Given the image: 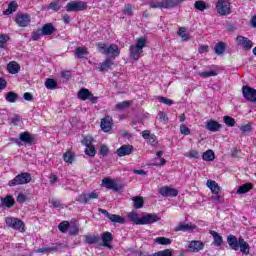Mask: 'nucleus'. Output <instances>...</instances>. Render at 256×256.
Masks as SVG:
<instances>
[{
  "mask_svg": "<svg viewBox=\"0 0 256 256\" xmlns=\"http://www.w3.org/2000/svg\"><path fill=\"white\" fill-rule=\"evenodd\" d=\"M127 217L134 225H153V223L161 221V217L157 214L144 213L139 218V215L135 211L128 213Z\"/></svg>",
  "mask_w": 256,
  "mask_h": 256,
  "instance_id": "nucleus-1",
  "label": "nucleus"
},
{
  "mask_svg": "<svg viewBox=\"0 0 256 256\" xmlns=\"http://www.w3.org/2000/svg\"><path fill=\"white\" fill-rule=\"evenodd\" d=\"M227 243L233 251H239L240 249L243 255H249L251 251V246H249V243L243 237L237 239V236L231 234L227 236Z\"/></svg>",
  "mask_w": 256,
  "mask_h": 256,
  "instance_id": "nucleus-2",
  "label": "nucleus"
},
{
  "mask_svg": "<svg viewBox=\"0 0 256 256\" xmlns=\"http://www.w3.org/2000/svg\"><path fill=\"white\" fill-rule=\"evenodd\" d=\"M147 45V38L140 37L136 41V45H130L129 51H130V58L134 61H139V58L141 55H143V48Z\"/></svg>",
  "mask_w": 256,
  "mask_h": 256,
  "instance_id": "nucleus-3",
  "label": "nucleus"
},
{
  "mask_svg": "<svg viewBox=\"0 0 256 256\" xmlns=\"http://www.w3.org/2000/svg\"><path fill=\"white\" fill-rule=\"evenodd\" d=\"M185 0H162L161 2L151 0L149 2L150 9H173L181 5Z\"/></svg>",
  "mask_w": 256,
  "mask_h": 256,
  "instance_id": "nucleus-4",
  "label": "nucleus"
},
{
  "mask_svg": "<svg viewBox=\"0 0 256 256\" xmlns=\"http://www.w3.org/2000/svg\"><path fill=\"white\" fill-rule=\"evenodd\" d=\"M31 173L29 172H21L16 175L12 180L8 182V187H17L19 185H28L31 181Z\"/></svg>",
  "mask_w": 256,
  "mask_h": 256,
  "instance_id": "nucleus-5",
  "label": "nucleus"
},
{
  "mask_svg": "<svg viewBox=\"0 0 256 256\" xmlns=\"http://www.w3.org/2000/svg\"><path fill=\"white\" fill-rule=\"evenodd\" d=\"M10 141L16 143L18 147H21V145H23L22 143H25L26 145H33V143H35V136L25 131L19 134V138H11Z\"/></svg>",
  "mask_w": 256,
  "mask_h": 256,
  "instance_id": "nucleus-6",
  "label": "nucleus"
},
{
  "mask_svg": "<svg viewBox=\"0 0 256 256\" xmlns=\"http://www.w3.org/2000/svg\"><path fill=\"white\" fill-rule=\"evenodd\" d=\"M88 5L85 1H71L66 4L67 13H79L87 11Z\"/></svg>",
  "mask_w": 256,
  "mask_h": 256,
  "instance_id": "nucleus-7",
  "label": "nucleus"
},
{
  "mask_svg": "<svg viewBox=\"0 0 256 256\" xmlns=\"http://www.w3.org/2000/svg\"><path fill=\"white\" fill-rule=\"evenodd\" d=\"M5 223L7 227H11V229H15V231L25 233V223L23 220L14 217H6Z\"/></svg>",
  "mask_w": 256,
  "mask_h": 256,
  "instance_id": "nucleus-8",
  "label": "nucleus"
},
{
  "mask_svg": "<svg viewBox=\"0 0 256 256\" xmlns=\"http://www.w3.org/2000/svg\"><path fill=\"white\" fill-rule=\"evenodd\" d=\"M216 11L218 15H231V2L229 0H218L216 2Z\"/></svg>",
  "mask_w": 256,
  "mask_h": 256,
  "instance_id": "nucleus-9",
  "label": "nucleus"
},
{
  "mask_svg": "<svg viewBox=\"0 0 256 256\" xmlns=\"http://www.w3.org/2000/svg\"><path fill=\"white\" fill-rule=\"evenodd\" d=\"M77 97L80 101H91L93 104L99 101V98L92 94V92L87 88H81L77 93Z\"/></svg>",
  "mask_w": 256,
  "mask_h": 256,
  "instance_id": "nucleus-10",
  "label": "nucleus"
},
{
  "mask_svg": "<svg viewBox=\"0 0 256 256\" xmlns=\"http://www.w3.org/2000/svg\"><path fill=\"white\" fill-rule=\"evenodd\" d=\"M93 199H99V193L90 192V193H82L76 197L77 203L80 205H89Z\"/></svg>",
  "mask_w": 256,
  "mask_h": 256,
  "instance_id": "nucleus-11",
  "label": "nucleus"
},
{
  "mask_svg": "<svg viewBox=\"0 0 256 256\" xmlns=\"http://www.w3.org/2000/svg\"><path fill=\"white\" fill-rule=\"evenodd\" d=\"M99 213H102V215H105L108 219L112 221V223H120V225H125L126 221L125 218L121 217L120 215L117 214H111L109 211L100 208Z\"/></svg>",
  "mask_w": 256,
  "mask_h": 256,
  "instance_id": "nucleus-12",
  "label": "nucleus"
},
{
  "mask_svg": "<svg viewBox=\"0 0 256 256\" xmlns=\"http://www.w3.org/2000/svg\"><path fill=\"white\" fill-rule=\"evenodd\" d=\"M195 229H197V225H195L193 223L180 222L174 228V233H179L181 231H182V233H187L189 231H195Z\"/></svg>",
  "mask_w": 256,
  "mask_h": 256,
  "instance_id": "nucleus-13",
  "label": "nucleus"
},
{
  "mask_svg": "<svg viewBox=\"0 0 256 256\" xmlns=\"http://www.w3.org/2000/svg\"><path fill=\"white\" fill-rule=\"evenodd\" d=\"M242 93L246 101H250L252 103L256 102V90L254 88H251L250 86H243Z\"/></svg>",
  "mask_w": 256,
  "mask_h": 256,
  "instance_id": "nucleus-14",
  "label": "nucleus"
},
{
  "mask_svg": "<svg viewBox=\"0 0 256 256\" xmlns=\"http://www.w3.org/2000/svg\"><path fill=\"white\" fill-rule=\"evenodd\" d=\"M15 23L18 27H27L31 23V16L29 14L18 13L15 17Z\"/></svg>",
  "mask_w": 256,
  "mask_h": 256,
  "instance_id": "nucleus-15",
  "label": "nucleus"
},
{
  "mask_svg": "<svg viewBox=\"0 0 256 256\" xmlns=\"http://www.w3.org/2000/svg\"><path fill=\"white\" fill-rule=\"evenodd\" d=\"M237 44L240 45L246 51H251L253 47V42L249 40V38L244 36H237L236 37Z\"/></svg>",
  "mask_w": 256,
  "mask_h": 256,
  "instance_id": "nucleus-16",
  "label": "nucleus"
},
{
  "mask_svg": "<svg viewBox=\"0 0 256 256\" xmlns=\"http://www.w3.org/2000/svg\"><path fill=\"white\" fill-rule=\"evenodd\" d=\"M100 127L104 133H109L113 129V118L105 116L101 119Z\"/></svg>",
  "mask_w": 256,
  "mask_h": 256,
  "instance_id": "nucleus-17",
  "label": "nucleus"
},
{
  "mask_svg": "<svg viewBox=\"0 0 256 256\" xmlns=\"http://www.w3.org/2000/svg\"><path fill=\"white\" fill-rule=\"evenodd\" d=\"M159 193L162 197H177V195H179V190L169 186H164L159 189Z\"/></svg>",
  "mask_w": 256,
  "mask_h": 256,
  "instance_id": "nucleus-18",
  "label": "nucleus"
},
{
  "mask_svg": "<svg viewBox=\"0 0 256 256\" xmlns=\"http://www.w3.org/2000/svg\"><path fill=\"white\" fill-rule=\"evenodd\" d=\"M188 249L191 253H199V251H203V249H205V243L199 240H192L188 245Z\"/></svg>",
  "mask_w": 256,
  "mask_h": 256,
  "instance_id": "nucleus-19",
  "label": "nucleus"
},
{
  "mask_svg": "<svg viewBox=\"0 0 256 256\" xmlns=\"http://www.w3.org/2000/svg\"><path fill=\"white\" fill-rule=\"evenodd\" d=\"M142 137L143 139L148 141V143H150L152 147H157V145L159 144V141L157 140V136H155V134H151V131L149 130H144L142 132Z\"/></svg>",
  "mask_w": 256,
  "mask_h": 256,
  "instance_id": "nucleus-20",
  "label": "nucleus"
},
{
  "mask_svg": "<svg viewBox=\"0 0 256 256\" xmlns=\"http://www.w3.org/2000/svg\"><path fill=\"white\" fill-rule=\"evenodd\" d=\"M133 149V145L124 144L116 150V155H118V157H127V155L133 153Z\"/></svg>",
  "mask_w": 256,
  "mask_h": 256,
  "instance_id": "nucleus-21",
  "label": "nucleus"
},
{
  "mask_svg": "<svg viewBox=\"0 0 256 256\" xmlns=\"http://www.w3.org/2000/svg\"><path fill=\"white\" fill-rule=\"evenodd\" d=\"M221 123H219L217 120L210 119L206 122V129L207 131H211V133H217V131H221Z\"/></svg>",
  "mask_w": 256,
  "mask_h": 256,
  "instance_id": "nucleus-22",
  "label": "nucleus"
},
{
  "mask_svg": "<svg viewBox=\"0 0 256 256\" xmlns=\"http://www.w3.org/2000/svg\"><path fill=\"white\" fill-rule=\"evenodd\" d=\"M106 55H111L115 59L121 55V50L117 44H110L108 45Z\"/></svg>",
  "mask_w": 256,
  "mask_h": 256,
  "instance_id": "nucleus-23",
  "label": "nucleus"
},
{
  "mask_svg": "<svg viewBox=\"0 0 256 256\" xmlns=\"http://www.w3.org/2000/svg\"><path fill=\"white\" fill-rule=\"evenodd\" d=\"M6 69L10 75H17V73L21 71V66L19 63H17V61H11L7 64Z\"/></svg>",
  "mask_w": 256,
  "mask_h": 256,
  "instance_id": "nucleus-24",
  "label": "nucleus"
},
{
  "mask_svg": "<svg viewBox=\"0 0 256 256\" xmlns=\"http://www.w3.org/2000/svg\"><path fill=\"white\" fill-rule=\"evenodd\" d=\"M206 185L213 195H219V193H221V187L214 180H207Z\"/></svg>",
  "mask_w": 256,
  "mask_h": 256,
  "instance_id": "nucleus-25",
  "label": "nucleus"
},
{
  "mask_svg": "<svg viewBox=\"0 0 256 256\" xmlns=\"http://www.w3.org/2000/svg\"><path fill=\"white\" fill-rule=\"evenodd\" d=\"M102 185L106 187V189H112V191H119V186L115 181L111 180L110 178H104L102 180Z\"/></svg>",
  "mask_w": 256,
  "mask_h": 256,
  "instance_id": "nucleus-26",
  "label": "nucleus"
},
{
  "mask_svg": "<svg viewBox=\"0 0 256 256\" xmlns=\"http://www.w3.org/2000/svg\"><path fill=\"white\" fill-rule=\"evenodd\" d=\"M209 234L212 235L214 239L213 245H215V247H221V245H223V236L219 235V233L214 230H209Z\"/></svg>",
  "mask_w": 256,
  "mask_h": 256,
  "instance_id": "nucleus-27",
  "label": "nucleus"
},
{
  "mask_svg": "<svg viewBox=\"0 0 256 256\" xmlns=\"http://www.w3.org/2000/svg\"><path fill=\"white\" fill-rule=\"evenodd\" d=\"M103 246L111 249V243L113 242V234L111 232L102 233Z\"/></svg>",
  "mask_w": 256,
  "mask_h": 256,
  "instance_id": "nucleus-28",
  "label": "nucleus"
},
{
  "mask_svg": "<svg viewBox=\"0 0 256 256\" xmlns=\"http://www.w3.org/2000/svg\"><path fill=\"white\" fill-rule=\"evenodd\" d=\"M41 31L42 35H53L57 31V28L52 23H46L43 25Z\"/></svg>",
  "mask_w": 256,
  "mask_h": 256,
  "instance_id": "nucleus-29",
  "label": "nucleus"
},
{
  "mask_svg": "<svg viewBox=\"0 0 256 256\" xmlns=\"http://www.w3.org/2000/svg\"><path fill=\"white\" fill-rule=\"evenodd\" d=\"M1 204L3 207L11 209V207L15 205V198L12 195H7L6 197L1 198Z\"/></svg>",
  "mask_w": 256,
  "mask_h": 256,
  "instance_id": "nucleus-30",
  "label": "nucleus"
},
{
  "mask_svg": "<svg viewBox=\"0 0 256 256\" xmlns=\"http://www.w3.org/2000/svg\"><path fill=\"white\" fill-rule=\"evenodd\" d=\"M113 65H115V62L111 58H107L100 64L99 71H101L102 73L105 71H109V69H111Z\"/></svg>",
  "mask_w": 256,
  "mask_h": 256,
  "instance_id": "nucleus-31",
  "label": "nucleus"
},
{
  "mask_svg": "<svg viewBox=\"0 0 256 256\" xmlns=\"http://www.w3.org/2000/svg\"><path fill=\"white\" fill-rule=\"evenodd\" d=\"M253 189V183H245L238 187L237 193L238 195H245V193H249Z\"/></svg>",
  "mask_w": 256,
  "mask_h": 256,
  "instance_id": "nucleus-32",
  "label": "nucleus"
},
{
  "mask_svg": "<svg viewBox=\"0 0 256 256\" xmlns=\"http://www.w3.org/2000/svg\"><path fill=\"white\" fill-rule=\"evenodd\" d=\"M227 49V45L224 42H218L215 46H214V53L216 55H224L225 51Z\"/></svg>",
  "mask_w": 256,
  "mask_h": 256,
  "instance_id": "nucleus-33",
  "label": "nucleus"
},
{
  "mask_svg": "<svg viewBox=\"0 0 256 256\" xmlns=\"http://www.w3.org/2000/svg\"><path fill=\"white\" fill-rule=\"evenodd\" d=\"M19 9V4H17L15 1H11L8 4V9L3 11V15H11L12 13H15Z\"/></svg>",
  "mask_w": 256,
  "mask_h": 256,
  "instance_id": "nucleus-34",
  "label": "nucleus"
},
{
  "mask_svg": "<svg viewBox=\"0 0 256 256\" xmlns=\"http://www.w3.org/2000/svg\"><path fill=\"white\" fill-rule=\"evenodd\" d=\"M17 99H19V94L15 93L13 91L7 92L5 94V100L8 103H17Z\"/></svg>",
  "mask_w": 256,
  "mask_h": 256,
  "instance_id": "nucleus-35",
  "label": "nucleus"
},
{
  "mask_svg": "<svg viewBox=\"0 0 256 256\" xmlns=\"http://www.w3.org/2000/svg\"><path fill=\"white\" fill-rule=\"evenodd\" d=\"M134 203V209H142L143 205H145V200L141 196H135L132 198Z\"/></svg>",
  "mask_w": 256,
  "mask_h": 256,
  "instance_id": "nucleus-36",
  "label": "nucleus"
},
{
  "mask_svg": "<svg viewBox=\"0 0 256 256\" xmlns=\"http://www.w3.org/2000/svg\"><path fill=\"white\" fill-rule=\"evenodd\" d=\"M194 7L198 11H205V9H209L210 6L207 2L202 1V0H198L194 3Z\"/></svg>",
  "mask_w": 256,
  "mask_h": 256,
  "instance_id": "nucleus-37",
  "label": "nucleus"
},
{
  "mask_svg": "<svg viewBox=\"0 0 256 256\" xmlns=\"http://www.w3.org/2000/svg\"><path fill=\"white\" fill-rule=\"evenodd\" d=\"M178 35L181 37L182 41H189V39H191V35L187 33V28L185 27L179 28Z\"/></svg>",
  "mask_w": 256,
  "mask_h": 256,
  "instance_id": "nucleus-38",
  "label": "nucleus"
},
{
  "mask_svg": "<svg viewBox=\"0 0 256 256\" xmlns=\"http://www.w3.org/2000/svg\"><path fill=\"white\" fill-rule=\"evenodd\" d=\"M203 161H215V152L207 150L202 154Z\"/></svg>",
  "mask_w": 256,
  "mask_h": 256,
  "instance_id": "nucleus-39",
  "label": "nucleus"
},
{
  "mask_svg": "<svg viewBox=\"0 0 256 256\" xmlns=\"http://www.w3.org/2000/svg\"><path fill=\"white\" fill-rule=\"evenodd\" d=\"M11 38L7 34H0V49H7V43Z\"/></svg>",
  "mask_w": 256,
  "mask_h": 256,
  "instance_id": "nucleus-40",
  "label": "nucleus"
},
{
  "mask_svg": "<svg viewBox=\"0 0 256 256\" xmlns=\"http://www.w3.org/2000/svg\"><path fill=\"white\" fill-rule=\"evenodd\" d=\"M154 243H157L158 245H171L172 240L167 237H157L154 239Z\"/></svg>",
  "mask_w": 256,
  "mask_h": 256,
  "instance_id": "nucleus-41",
  "label": "nucleus"
},
{
  "mask_svg": "<svg viewBox=\"0 0 256 256\" xmlns=\"http://www.w3.org/2000/svg\"><path fill=\"white\" fill-rule=\"evenodd\" d=\"M63 160L65 161V163H73V161H75V154L71 151H66L63 154Z\"/></svg>",
  "mask_w": 256,
  "mask_h": 256,
  "instance_id": "nucleus-42",
  "label": "nucleus"
},
{
  "mask_svg": "<svg viewBox=\"0 0 256 256\" xmlns=\"http://www.w3.org/2000/svg\"><path fill=\"white\" fill-rule=\"evenodd\" d=\"M45 87L53 91L54 89H57V81L53 78H48L45 81Z\"/></svg>",
  "mask_w": 256,
  "mask_h": 256,
  "instance_id": "nucleus-43",
  "label": "nucleus"
},
{
  "mask_svg": "<svg viewBox=\"0 0 256 256\" xmlns=\"http://www.w3.org/2000/svg\"><path fill=\"white\" fill-rule=\"evenodd\" d=\"M96 47H97L99 53H101V55H107V49L109 47V45L107 43L98 42L96 44Z\"/></svg>",
  "mask_w": 256,
  "mask_h": 256,
  "instance_id": "nucleus-44",
  "label": "nucleus"
},
{
  "mask_svg": "<svg viewBox=\"0 0 256 256\" xmlns=\"http://www.w3.org/2000/svg\"><path fill=\"white\" fill-rule=\"evenodd\" d=\"M240 131H241L242 135L251 133V131H253V124L252 123L242 124L240 126Z\"/></svg>",
  "mask_w": 256,
  "mask_h": 256,
  "instance_id": "nucleus-45",
  "label": "nucleus"
},
{
  "mask_svg": "<svg viewBox=\"0 0 256 256\" xmlns=\"http://www.w3.org/2000/svg\"><path fill=\"white\" fill-rule=\"evenodd\" d=\"M99 239V236L86 235L85 243H87L88 245H95V243H99Z\"/></svg>",
  "mask_w": 256,
  "mask_h": 256,
  "instance_id": "nucleus-46",
  "label": "nucleus"
},
{
  "mask_svg": "<svg viewBox=\"0 0 256 256\" xmlns=\"http://www.w3.org/2000/svg\"><path fill=\"white\" fill-rule=\"evenodd\" d=\"M69 221H62L58 224V229L61 233H67L69 231Z\"/></svg>",
  "mask_w": 256,
  "mask_h": 256,
  "instance_id": "nucleus-47",
  "label": "nucleus"
},
{
  "mask_svg": "<svg viewBox=\"0 0 256 256\" xmlns=\"http://www.w3.org/2000/svg\"><path fill=\"white\" fill-rule=\"evenodd\" d=\"M122 13L123 15H127L128 17H133V5L129 3L124 5Z\"/></svg>",
  "mask_w": 256,
  "mask_h": 256,
  "instance_id": "nucleus-48",
  "label": "nucleus"
},
{
  "mask_svg": "<svg viewBox=\"0 0 256 256\" xmlns=\"http://www.w3.org/2000/svg\"><path fill=\"white\" fill-rule=\"evenodd\" d=\"M75 55H77V57L79 59H81V58H83V55H89V51H87V49H85L81 46H78V47H76Z\"/></svg>",
  "mask_w": 256,
  "mask_h": 256,
  "instance_id": "nucleus-49",
  "label": "nucleus"
},
{
  "mask_svg": "<svg viewBox=\"0 0 256 256\" xmlns=\"http://www.w3.org/2000/svg\"><path fill=\"white\" fill-rule=\"evenodd\" d=\"M84 153L88 155V157H95V155H97V150H95V146L93 145L86 146Z\"/></svg>",
  "mask_w": 256,
  "mask_h": 256,
  "instance_id": "nucleus-50",
  "label": "nucleus"
},
{
  "mask_svg": "<svg viewBox=\"0 0 256 256\" xmlns=\"http://www.w3.org/2000/svg\"><path fill=\"white\" fill-rule=\"evenodd\" d=\"M152 256H173V250L172 249H165L158 252H155L152 254Z\"/></svg>",
  "mask_w": 256,
  "mask_h": 256,
  "instance_id": "nucleus-51",
  "label": "nucleus"
},
{
  "mask_svg": "<svg viewBox=\"0 0 256 256\" xmlns=\"http://www.w3.org/2000/svg\"><path fill=\"white\" fill-rule=\"evenodd\" d=\"M69 229V235L71 237H75L79 235V226L77 224L70 225Z\"/></svg>",
  "mask_w": 256,
  "mask_h": 256,
  "instance_id": "nucleus-52",
  "label": "nucleus"
},
{
  "mask_svg": "<svg viewBox=\"0 0 256 256\" xmlns=\"http://www.w3.org/2000/svg\"><path fill=\"white\" fill-rule=\"evenodd\" d=\"M223 121L225 123V125H227V127H235V118L231 117V116H224L223 117Z\"/></svg>",
  "mask_w": 256,
  "mask_h": 256,
  "instance_id": "nucleus-53",
  "label": "nucleus"
},
{
  "mask_svg": "<svg viewBox=\"0 0 256 256\" xmlns=\"http://www.w3.org/2000/svg\"><path fill=\"white\" fill-rule=\"evenodd\" d=\"M200 77H203L204 79H207L209 77H217V72L215 71H204L199 73Z\"/></svg>",
  "mask_w": 256,
  "mask_h": 256,
  "instance_id": "nucleus-54",
  "label": "nucleus"
},
{
  "mask_svg": "<svg viewBox=\"0 0 256 256\" xmlns=\"http://www.w3.org/2000/svg\"><path fill=\"white\" fill-rule=\"evenodd\" d=\"M93 137L91 136H86L82 139L81 143L82 145H84L85 147H91V145H93Z\"/></svg>",
  "mask_w": 256,
  "mask_h": 256,
  "instance_id": "nucleus-55",
  "label": "nucleus"
},
{
  "mask_svg": "<svg viewBox=\"0 0 256 256\" xmlns=\"http://www.w3.org/2000/svg\"><path fill=\"white\" fill-rule=\"evenodd\" d=\"M158 101L159 103H163L164 105H168V107H171V105H173V100L167 98V97H163V96H160L158 97Z\"/></svg>",
  "mask_w": 256,
  "mask_h": 256,
  "instance_id": "nucleus-56",
  "label": "nucleus"
},
{
  "mask_svg": "<svg viewBox=\"0 0 256 256\" xmlns=\"http://www.w3.org/2000/svg\"><path fill=\"white\" fill-rule=\"evenodd\" d=\"M127 107H131V102L123 101L116 104V109H119L120 111L123 109H127Z\"/></svg>",
  "mask_w": 256,
  "mask_h": 256,
  "instance_id": "nucleus-57",
  "label": "nucleus"
},
{
  "mask_svg": "<svg viewBox=\"0 0 256 256\" xmlns=\"http://www.w3.org/2000/svg\"><path fill=\"white\" fill-rule=\"evenodd\" d=\"M99 155H101V157H107V155H109V147L106 145H101Z\"/></svg>",
  "mask_w": 256,
  "mask_h": 256,
  "instance_id": "nucleus-58",
  "label": "nucleus"
},
{
  "mask_svg": "<svg viewBox=\"0 0 256 256\" xmlns=\"http://www.w3.org/2000/svg\"><path fill=\"white\" fill-rule=\"evenodd\" d=\"M180 133L181 135H191V130L185 124L180 125Z\"/></svg>",
  "mask_w": 256,
  "mask_h": 256,
  "instance_id": "nucleus-59",
  "label": "nucleus"
},
{
  "mask_svg": "<svg viewBox=\"0 0 256 256\" xmlns=\"http://www.w3.org/2000/svg\"><path fill=\"white\" fill-rule=\"evenodd\" d=\"M187 157H189L190 159H199L200 157L199 151L192 149L188 152Z\"/></svg>",
  "mask_w": 256,
  "mask_h": 256,
  "instance_id": "nucleus-60",
  "label": "nucleus"
},
{
  "mask_svg": "<svg viewBox=\"0 0 256 256\" xmlns=\"http://www.w3.org/2000/svg\"><path fill=\"white\" fill-rule=\"evenodd\" d=\"M41 35H43L42 30H36L32 33V40L33 41H39L41 39Z\"/></svg>",
  "mask_w": 256,
  "mask_h": 256,
  "instance_id": "nucleus-61",
  "label": "nucleus"
},
{
  "mask_svg": "<svg viewBox=\"0 0 256 256\" xmlns=\"http://www.w3.org/2000/svg\"><path fill=\"white\" fill-rule=\"evenodd\" d=\"M49 9H52L53 11H59L61 9V6L59 5V1L51 2L49 4Z\"/></svg>",
  "mask_w": 256,
  "mask_h": 256,
  "instance_id": "nucleus-62",
  "label": "nucleus"
},
{
  "mask_svg": "<svg viewBox=\"0 0 256 256\" xmlns=\"http://www.w3.org/2000/svg\"><path fill=\"white\" fill-rule=\"evenodd\" d=\"M11 123L12 125H15L17 127V125L21 123V116L19 114H16L13 118H11Z\"/></svg>",
  "mask_w": 256,
  "mask_h": 256,
  "instance_id": "nucleus-63",
  "label": "nucleus"
},
{
  "mask_svg": "<svg viewBox=\"0 0 256 256\" xmlns=\"http://www.w3.org/2000/svg\"><path fill=\"white\" fill-rule=\"evenodd\" d=\"M49 251H57V247H47L38 249V253H49Z\"/></svg>",
  "mask_w": 256,
  "mask_h": 256,
  "instance_id": "nucleus-64",
  "label": "nucleus"
}]
</instances>
